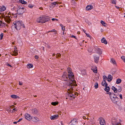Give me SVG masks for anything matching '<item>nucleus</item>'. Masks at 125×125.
I'll return each mask as SVG.
<instances>
[{
	"label": "nucleus",
	"instance_id": "1",
	"mask_svg": "<svg viewBox=\"0 0 125 125\" xmlns=\"http://www.w3.org/2000/svg\"><path fill=\"white\" fill-rule=\"evenodd\" d=\"M68 78L70 81L69 83L68 86L72 90H73L74 86H76L77 84L76 83V81L74 80V75L72 72L69 74Z\"/></svg>",
	"mask_w": 125,
	"mask_h": 125
},
{
	"label": "nucleus",
	"instance_id": "2",
	"mask_svg": "<svg viewBox=\"0 0 125 125\" xmlns=\"http://www.w3.org/2000/svg\"><path fill=\"white\" fill-rule=\"evenodd\" d=\"M14 25H12L14 26L17 30H19L22 27L24 28H25L23 22L20 21H16L13 23Z\"/></svg>",
	"mask_w": 125,
	"mask_h": 125
},
{
	"label": "nucleus",
	"instance_id": "3",
	"mask_svg": "<svg viewBox=\"0 0 125 125\" xmlns=\"http://www.w3.org/2000/svg\"><path fill=\"white\" fill-rule=\"evenodd\" d=\"M110 95V97L113 102L116 104L118 101V98L113 93L109 92L107 93Z\"/></svg>",
	"mask_w": 125,
	"mask_h": 125
},
{
	"label": "nucleus",
	"instance_id": "4",
	"mask_svg": "<svg viewBox=\"0 0 125 125\" xmlns=\"http://www.w3.org/2000/svg\"><path fill=\"white\" fill-rule=\"evenodd\" d=\"M49 18H46L43 16L37 18V22L38 23H44L49 21Z\"/></svg>",
	"mask_w": 125,
	"mask_h": 125
},
{
	"label": "nucleus",
	"instance_id": "5",
	"mask_svg": "<svg viewBox=\"0 0 125 125\" xmlns=\"http://www.w3.org/2000/svg\"><path fill=\"white\" fill-rule=\"evenodd\" d=\"M119 119L115 117H113L112 119L111 122L112 125H121L119 121Z\"/></svg>",
	"mask_w": 125,
	"mask_h": 125
},
{
	"label": "nucleus",
	"instance_id": "6",
	"mask_svg": "<svg viewBox=\"0 0 125 125\" xmlns=\"http://www.w3.org/2000/svg\"><path fill=\"white\" fill-rule=\"evenodd\" d=\"M25 10L26 9L24 8L19 7H18L17 10V14L19 15L22 14L25 12Z\"/></svg>",
	"mask_w": 125,
	"mask_h": 125
},
{
	"label": "nucleus",
	"instance_id": "7",
	"mask_svg": "<svg viewBox=\"0 0 125 125\" xmlns=\"http://www.w3.org/2000/svg\"><path fill=\"white\" fill-rule=\"evenodd\" d=\"M73 90H72L70 88L68 90V92L69 93L68 96L70 97H73V98L74 99L75 98V97H76L74 94L73 93L72 91Z\"/></svg>",
	"mask_w": 125,
	"mask_h": 125
},
{
	"label": "nucleus",
	"instance_id": "8",
	"mask_svg": "<svg viewBox=\"0 0 125 125\" xmlns=\"http://www.w3.org/2000/svg\"><path fill=\"white\" fill-rule=\"evenodd\" d=\"M94 51L96 53H98L100 55L101 54L102 52V50L100 48L97 46H95L94 47Z\"/></svg>",
	"mask_w": 125,
	"mask_h": 125
},
{
	"label": "nucleus",
	"instance_id": "9",
	"mask_svg": "<svg viewBox=\"0 0 125 125\" xmlns=\"http://www.w3.org/2000/svg\"><path fill=\"white\" fill-rule=\"evenodd\" d=\"M4 19L7 23H10L11 19L10 16H5L4 17Z\"/></svg>",
	"mask_w": 125,
	"mask_h": 125
},
{
	"label": "nucleus",
	"instance_id": "10",
	"mask_svg": "<svg viewBox=\"0 0 125 125\" xmlns=\"http://www.w3.org/2000/svg\"><path fill=\"white\" fill-rule=\"evenodd\" d=\"M72 124L71 125H75L78 123L77 120L75 119H73L71 122Z\"/></svg>",
	"mask_w": 125,
	"mask_h": 125
},
{
	"label": "nucleus",
	"instance_id": "11",
	"mask_svg": "<svg viewBox=\"0 0 125 125\" xmlns=\"http://www.w3.org/2000/svg\"><path fill=\"white\" fill-rule=\"evenodd\" d=\"M99 58V56H98L96 55H95L94 56V62L95 63H97L98 62Z\"/></svg>",
	"mask_w": 125,
	"mask_h": 125
},
{
	"label": "nucleus",
	"instance_id": "12",
	"mask_svg": "<svg viewBox=\"0 0 125 125\" xmlns=\"http://www.w3.org/2000/svg\"><path fill=\"white\" fill-rule=\"evenodd\" d=\"M68 74L66 73H64L63 75L62 76V78H63V79L64 81H67L68 79Z\"/></svg>",
	"mask_w": 125,
	"mask_h": 125
},
{
	"label": "nucleus",
	"instance_id": "13",
	"mask_svg": "<svg viewBox=\"0 0 125 125\" xmlns=\"http://www.w3.org/2000/svg\"><path fill=\"white\" fill-rule=\"evenodd\" d=\"M30 115L28 114H26L25 115V118L27 120H30L31 118Z\"/></svg>",
	"mask_w": 125,
	"mask_h": 125
},
{
	"label": "nucleus",
	"instance_id": "14",
	"mask_svg": "<svg viewBox=\"0 0 125 125\" xmlns=\"http://www.w3.org/2000/svg\"><path fill=\"white\" fill-rule=\"evenodd\" d=\"M58 117V115H55L51 116L50 117V118L51 120H53L57 119Z\"/></svg>",
	"mask_w": 125,
	"mask_h": 125
},
{
	"label": "nucleus",
	"instance_id": "15",
	"mask_svg": "<svg viewBox=\"0 0 125 125\" xmlns=\"http://www.w3.org/2000/svg\"><path fill=\"white\" fill-rule=\"evenodd\" d=\"M113 78L112 76L110 74L108 75L107 77V81L109 82L111 81Z\"/></svg>",
	"mask_w": 125,
	"mask_h": 125
},
{
	"label": "nucleus",
	"instance_id": "16",
	"mask_svg": "<svg viewBox=\"0 0 125 125\" xmlns=\"http://www.w3.org/2000/svg\"><path fill=\"white\" fill-rule=\"evenodd\" d=\"M31 119L33 121L37 122L39 121V119L35 117H31Z\"/></svg>",
	"mask_w": 125,
	"mask_h": 125
},
{
	"label": "nucleus",
	"instance_id": "17",
	"mask_svg": "<svg viewBox=\"0 0 125 125\" xmlns=\"http://www.w3.org/2000/svg\"><path fill=\"white\" fill-rule=\"evenodd\" d=\"M100 121V124L101 125H104L105 124V122L104 120L102 118H101Z\"/></svg>",
	"mask_w": 125,
	"mask_h": 125
},
{
	"label": "nucleus",
	"instance_id": "18",
	"mask_svg": "<svg viewBox=\"0 0 125 125\" xmlns=\"http://www.w3.org/2000/svg\"><path fill=\"white\" fill-rule=\"evenodd\" d=\"M93 8L92 5H88L86 7V9L87 10H91Z\"/></svg>",
	"mask_w": 125,
	"mask_h": 125
},
{
	"label": "nucleus",
	"instance_id": "19",
	"mask_svg": "<svg viewBox=\"0 0 125 125\" xmlns=\"http://www.w3.org/2000/svg\"><path fill=\"white\" fill-rule=\"evenodd\" d=\"M101 42L103 43H104L105 44H107V42L104 38H103L101 40Z\"/></svg>",
	"mask_w": 125,
	"mask_h": 125
},
{
	"label": "nucleus",
	"instance_id": "20",
	"mask_svg": "<svg viewBox=\"0 0 125 125\" xmlns=\"http://www.w3.org/2000/svg\"><path fill=\"white\" fill-rule=\"evenodd\" d=\"M112 89L114 91L115 93H116L117 92V89L114 86H113L112 88Z\"/></svg>",
	"mask_w": 125,
	"mask_h": 125
},
{
	"label": "nucleus",
	"instance_id": "21",
	"mask_svg": "<svg viewBox=\"0 0 125 125\" xmlns=\"http://www.w3.org/2000/svg\"><path fill=\"white\" fill-rule=\"evenodd\" d=\"M6 9L5 7L3 6L2 7L0 6V11H4Z\"/></svg>",
	"mask_w": 125,
	"mask_h": 125
},
{
	"label": "nucleus",
	"instance_id": "22",
	"mask_svg": "<svg viewBox=\"0 0 125 125\" xmlns=\"http://www.w3.org/2000/svg\"><path fill=\"white\" fill-rule=\"evenodd\" d=\"M110 88L107 85L105 86V88L104 89V90L107 92H108L110 90Z\"/></svg>",
	"mask_w": 125,
	"mask_h": 125
},
{
	"label": "nucleus",
	"instance_id": "23",
	"mask_svg": "<svg viewBox=\"0 0 125 125\" xmlns=\"http://www.w3.org/2000/svg\"><path fill=\"white\" fill-rule=\"evenodd\" d=\"M55 3L54 2L52 3L49 6L50 8H53L54 7H55Z\"/></svg>",
	"mask_w": 125,
	"mask_h": 125
},
{
	"label": "nucleus",
	"instance_id": "24",
	"mask_svg": "<svg viewBox=\"0 0 125 125\" xmlns=\"http://www.w3.org/2000/svg\"><path fill=\"white\" fill-rule=\"evenodd\" d=\"M33 67V65L31 64H27V68L29 69Z\"/></svg>",
	"mask_w": 125,
	"mask_h": 125
},
{
	"label": "nucleus",
	"instance_id": "25",
	"mask_svg": "<svg viewBox=\"0 0 125 125\" xmlns=\"http://www.w3.org/2000/svg\"><path fill=\"white\" fill-rule=\"evenodd\" d=\"M11 97L12 98L14 99H16L17 98H19V96H17L16 95L14 94L11 95Z\"/></svg>",
	"mask_w": 125,
	"mask_h": 125
},
{
	"label": "nucleus",
	"instance_id": "26",
	"mask_svg": "<svg viewBox=\"0 0 125 125\" xmlns=\"http://www.w3.org/2000/svg\"><path fill=\"white\" fill-rule=\"evenodd\" d=\"M18 52V51L17 50V48H16L15 49L14 51L13 52V53L15 54V55H17Z\"/></svg>",
	"mask_w": 125,
	"mask_h": 125
},
{
	"label": "nucleus",
	"instance_id": "27",
	"mask_svg": "<svg viewBox=\"0 0 125 125\" xmlns=\"http://www.w3.org/2000/svg\"><path fill=\"white\" fill-rule=\"evenodd\" d=\"M111 63H113L114 64H116V62L115 60L113 59H111Z\"/></svg>",
	"mask_w": 125,
	"mask_h": 125
},
{
	"label": "nucleus",
	"instance_id": "28",
	"mask_svg": "<svg viewBox=\"0 0 125 125\" xmlns=\"http://www.w3.org/2000/svg\"><path fill=\"white\" fill-rule=\"evenodd\" d=\"M121 80L120 79H117L116 81V83L117 84H119L121 82Z\"/></svg>",
	"mask_w": 125,
	"mask_h": 125
},
{
	"label": "nucleus",
	"instance_id": "29",
	"mask_svg": "<svg viewBox=\"0 0 125 125\" xmlns=\"http://www.w3.org/2000/svg\"><path fill=\"white\" fill-rule=\"evenodd\" d=\"M102 84L103 86H104L105 85V86L107 85V84L106 83V82L105 81H104V83L102 82Z\"/></svg>",
	"mask_w": 125,
	"mask_h": 125
},
{
	"label": "nucleus",
	"instance_id": "30",
	"mask_svg": "<svg viewBox=\"0 0 125 125\" xmlns=\"http://www.w3.org/2000/svg\"><path fill=\"white\" fill-rule=\"evenodd\" d=\"M20 1L21 3L22 4H26L27 2L25 1L24 0H20Z\"/></svg>",
	"mask_w": 125,
	"mask_h": 125
},
{
	"label": "nucleus",
	"instance_id": "31",
	"mask_svg": "<svg viewBox=\"0 0 125 125\" xmlns=\"http://www.w3.org/2000/svg\"><path fill=\"white\" fill-rule=\"evenodd\" d=\"M92 70H93V72L95 73H97V69L96 67H95L94 69H92Z\"/></svg>",
	"mask_w": 125,
	"mask_h": 125
},
{
	"label": "nucleus",
	"instance_id": "32",
	"mask_svg": "<svg viewBox=\"0 0 125 125\" xmlns=\"http://www.w3.org/2000/svg\"><path fill=\"white\" fill-rule=\"evenodd\" d=\"M98 85L97 83H96L95 84L94 87L95 89H97L98 88Z\"/></svg>",
	"mask_w": 125,
	"mask_h": 125
},
{
	"label": "nucleus",
	"instance_id": "33",
	"mask_svg": "<svg viewBox=\"0 0 125 125\" xmlns=\"http://www.w3.org/2000/svg\"><path fill=\"white\" fill-rule=\"evenodd\" d=\"M58 104V103L56 102H52L51 103V104L55 106Z\"/></svg>",
	"mask_w": 125,
	"mask_h": 125
},
{
	"label": "nucleus",
	"instance_id": "34",
	"mask_svg": "<svg viewBox=\"0 0 125 125\" xmlns=\"http://www.w3.org/2000/svg\"><path fill=\"white\" fill-rule=\"evenodd\" d=\"M103 78L104 81H106V80H107V77L105 75H104L103 76Z\"/></svg>",
	"mask_w": 125,
	"mask_h": 125
},
{
	"label": "nucleus",
	"instance_id": "35",
	"mask_svg": "<svg viewBox=\"0 0 125 125\" xmlns=\"http://www.w3.org/2000/svg\"><path fill=\"white\" fill-rule=\"evenodd\" d=\"M118 87L119 88L118 89V90H117V91H118L119 92H121L122 90V88L120 86H119Z\"/></svg>",
	"mask_w": 125,
	"mask_h": 125
},
{
	"label": "nucleus",
	"instance_id": "36",
	"mask_svg": "<svg viewBox=\"0 0 125 125\" xmlns=\"http://www.w3.org/2000/svg\"><path fill=\"white\" fill-rule=\"evenodd\" d=\"M101 23L103 25V26H106L105 24H106L105 23V22L103 21H101Z\"/></svg>",
	"mask_w": 125,
	"mask_h": 125
},
{
	"label": "nucleus",
	"instance_id": "37",
	"mask_svg": "<svg viewBox=\"0 0 125 125\" xmlns=\"http://www.w3.org/2000/svg\"><path fill=\"white\" fill-rule=\"evenodd\" d=\"M67 70L68 72L69 73H70L71 72H72L71 70V69L69 68H68L67 69Z\"/></svg>",
	"mask_w": 125,
	"mask_h": 125
},
{
	"label": "nucleus",
	"instance_id": "38",
	"mask_svg": "<svg viewBox=\"0 0 125 125\" xmlns=\"http://www.w3.org/2000/svg\"><path fill=\"white\" fill-rule=\"evenodd\" d=\"M121 58L124 62L125 61V56H122L121 57Z\"/></svg>",
	"mask_w": 125,
	"mask_h": 125
},
{
	"label": "nucleus",
	"instance_id": "39",
	"mask_svg": "<svg viewBox=\"0 0 125 125\" xmlns=\"http://www.w3.org/2000/svg\"><path fill=\"white\" fill-rule=\"evenodd\" d=\"M112 2L113 4H116V0H112Z\"/></svg>",
	"mask_w": 125,
	"mask_h": 125
},
{
	"label": "nucleus",
	"instance_id": "40",
	"mask_svg": "<svg viewBox=\"0 0 125 125\" xmlns=\"http://www.w3.org/2000/svg\"><path fill=\"white\" fill-rule=\"evenodd\" d=\"M56 31L55 30V29H53L51 31H48L47 33H48L50 32H54Z\"/></svg>",
	"mask_w": 125,
	"mask_h": 125
},
{
	"label": "nucleus",
	"instance_id": "41",
	"mask_svg": "<svg viewBox=\"0 0 125 125\" xmlns=\"http://www.w3.org/2000/svg\"><path fill=\"white\" fill-rule=\"evenodd\" d=\"M28 7L29 8H32L33 7V6L31 4H29L28 5Z\"/></svg>",
	"mask_w": 125,
	"mask_h": 125
},
{
	"label": "nucleus",
	"instance_id": "42",
	"mask_svg": "<svg viewBox=\"0 0 125 125\" xmlns=\"http://www.w3.org/2000/svg\"><path fill=\"white\" fill-rule=\"evenodd\" d=\"M56 55H57V57H58V56L59 57H60L61 56V54L60 53H57V54H56Z\"/></svg>",
	"mask_w": 125,
	"mask_h": 125
},
{
	"label": "nucleus",
	"instance_id": "43",
	"mask_svg": "<svg viewBox=\"0 0 125 125\" xmlns=\"http://www.w3.org/2000/svg\"><path fill=\"white\" fill-rule=\"evenodd\" d=\"M85 34H86V36L90 38V35L89 34H88L87 33H86V32H85Z\"/></svg>",
	"mask_w": 125,
	"mask_h": 125
},
{
	"label": "nucleus",
	"instance_id": "44",
	"mask_svg": "<svg viewBox=\"0 0 125 125\" xmlns=\"http://www.w3.org/2000/svg\"><path fill=\"white\" fill-rule=\"evenodd\" d=\"M0 37L1 38V39H2L3 37V33H1L0 35Z\"/></svg>",
	"mask_w": 125,
	"mask_h": 125
},
{
	"label": "nucleus",
	"instance_id": "45",
	"mask_svg": "<svg viewBox=\"0 0 125 125\" xmlns=\"http://www.w3.org/2000/svg\"><path fill=\"white\" fill-rule=\"evenodd\" d=\"M33 111H34V112L35 114H36L37 113V110L36 109H33Z\"/></svg>",
	"mask_w": 125,
	"mask_h": 125
},
{
	"label": "nucleus",
	"instance_id": "46",
	"mask_svg": "<svg viewBox=\"0 0 125 125\" xmlns=\"http://www.w3.org/2000/svg\"><path fill=\"white\" fill-rule=\"evenodd\" d=\"M52 21H54V20H56V21H58V20L57 19H55V18H52Z\"/></svg>",
	"mask_w": 125,
	"mask_h": 125
},
{
	"label": "nucleus",
	"instance_id": "47",
	"mask_svg": "<svg viewBox=\"0 0 125 125\" xmlns=\"http://www.w3.org/2000/svg\"><path fill=\"white\" fill-rule=\"evenodd\" d=\"M60 25L62 28V29L63 28V27H64V26L62 24H60Z\"/></svg>",
	"mask_w": 125,
	"mask_h": 125
},
{
	"label": "nucleus",
	"instance_id": "48",
	"mask_svg": "<svg viewBox=\"0 0 125 125\" xmlns=\"http://www.w3.org/2000/svg\"><path fill=\"white\" fill-rule=\"evenodd\" d=\"M35 59H38L39 57H38V56L36 55H35Z\"/></svg>",
	"mask_w": 125,
	"mask_h": 125
},
{
	"label": "nucleus",
	"instance_id": "49",
	"mask_svg": "<svg viewBox=\"0 0 125 125\" xmlns=\"http://www.w3.org/2000/svg\"><path fill=\"white\" fill-rule=\"evenodd\" d=\"M119 96L120 97V98L121 99H123V97L122 96V95L121 94H120L119 95Z\"/></svg>",
	"mask_w": 125,
	"mask_h": 125
},
{
	"label": "nucleus",
	"instance_id": "50",
	"mask_svg": "<svg viewBox=\"0 0 125 125\" xmlns=\"http://www.w3.org/2000/svg\"><path fill=\"white\" fill-rule=\"evenodd\" d=\"M54 3H55V6H56V7H57V6H58V4L57 3V2H54Z\"/></svg>",
	"mask_w": 125,
	"mask_h": 125
},
{
	"label": "nucleus",
	"instance_id": "51",
	"mask_svg": "<svg viewBox=\"0 0 125 125\" xmlns=\"http://www.w3.org/2000/svg\"><path fill=\"white\" fill-rule=\"evenodd\" d=\"M73 94H74L75 95H77L78 94L77 92L74 93Z\"/></svg>",
	"mask_w": 125,
	"mask_h": 125
},
{
	"label": "nucleus",
	"instance_id": "52",
	"mask_svg": "<svg viewBox=\"0 0 125 125\" xmlns=\"http://www.w3.org/2000/svg\"><path fill=\"white\" fill-rule=\"evenodd\" d=\"M22 120V118H21L19 119V120H18V121L17 122H19L20 121H21Z\"/></svg>",
	"mask_w": 125,
	"mask_h": 125
},
{
	"label": "nucleus",
	"instance_id": "53",
	"mask_svg": "<svg viewBox=\"0 0 125 125\" xmlns=\"http://www.w3.org/2000/svg\"><path fill=\"white\" fill-rule=\"evenodd\" d=\"M6 65L7 66H10V67H11V66L10 64H9L8 63H7L6 64Z\"/></svg>",
	"mask_w": 125,
	"mask_h": 125
},
{
	"label": "nucleus",
	"instance_id": "54",
	"mask_svg": "<svg viewBox=\"0 0 125 125\" xmlns=\"http://www.w3.org/2000/svg\"><path fill=\"white\" fill-rule=\"evenodd\" d=\"M19 84L20 85H22V83L20 82H19Z\"/></svg>",
	"mask_w": 125,
	"mask_h": 125
},
{
	"label": "nucleus",
	"instance_id": "55",
	"mask_svg": "<svg viewBox=\"0 0 125 125\" xmlns=\"http://www.w3.org/2000/svg\"><path fill=\"white\" fill-rule=\"evenodd\" d=\"M2 23V21H0V26H1V25Z\"/></svg>",
	"mask_w": 125,
	"mask_h": 125
},
{
	"label": "nucleus",
	"instance_id": "56",
	"mask_svg": "<svg viewBox=\"0 0 125 125\" xmlns=\"http://www.w3.org/2000/svg\"><path fill=\"white\" fill-rule=\"evenodd\" d=\"M71 37H73V38H75V39H76V38L73 35H72V36H71Z\"/></svg>",
	"mask_w": 125,
	"mask_h": 125
},
{
	"label": "nucleus",
	"instance_id": "57",
	"mask_svg": "<svg viewBox=\"0 0 125 125\" xmlns=\"http://www.w3.org/2000/svg\"><path fill=\"white\" fill-rule=\"evenodd\" d=\"M65 26H64V27H63V28L62 29V30L63 31H64L65 30Z\"/></svg>",
	"mask_w": 125,
	"mask_h": 125
},
{
	"label": "nucleus",
	"instance_id": "58",
	"mask_svg": "<svg viewBox=\"0 0 125 125\" xmlns=\"http://www.w3.org/2000/svg\"><path fill=\"white\" fill-rule=\"evenodd\" d=\"M83 119H86V117L85 116H83Z\"/></svg>",
	"mask_w": 125,
	"mask_h": 125
},
{
	"label": "nucleus",
	"instance_id": "59",
	"mask_svg": "<svg viewBox=\"0 0 125 125\" xmlns=\"http://www.w3.org/2000/svg\"><path fill=\"white\" fill-rule=\"evenodd\" d=\"M39 9H40L42 10L43 9V8L42 7H40L39 8Z\"/></svg>",
	"mask_w": 125,
	"mask_h": 125
},
{
	"label": "nucleus",
	"instance_id": "60",
	"mask_svg": "<svg viewBox=\"0 0 125 125\" xmlns=\"http://www.w3.org/2000/svg\"><path fill=\"white\" fill-rule=\"evenodd\" d=\"M17 122H13V123H14V124H16Z\"/></svg>",
	"mask_w": 125,
	"mask_h": 125
},
{
	"label": "nucleus",
	"instance_id": "61",
	"mask_svg": "<svg viewBox=\"0 0 125 125\" xmlns=\"http://www.w3.org/2000/svg\"><path fill=\"white\" fill-rule=\"evenodd\" d=\"M55 53H53V54H52V56H55Z\"/></svg>",
	"mask_w": 125,
	"mask_h": 125
},
{
	"label": "nucleus",
	"instance_id": "62",
	"mask_svg": "<svg viewBox=\"0 0 125 125\" xmlns=\"http://www.w3.org/2000/svg\"><path fill=\"white\" fill-rule=\"evenodd\" d=\"M115 7L118 9L119 8V7H118L115 6Z\"/></svg>",
	"mask_w": 125,
	"mask_h": 125
},
{
	"label": "nucleus",
	"instance_id": "63",
	"mask_svg": "<svg viewBox=\"0 0 125 125\" xmlns=\"http://www.w3.org/2000/svg\"><path fill=\"white\" fill-rule=\"evenodd\" d=\"M2 25L3 26H4V25L5 24L4 23H2Z\"/></svg>",
	"mask_w": 125,
	"mask_h": 125
},
{
	"label": "nucleus",
	"instance_id": "64",
	"mask_svg": "<svg viewBox=\"0 0 125 125\" xmlns=\"http://www.w3.org/2000/svg\"><path fill=\"white\" fill-rule=\"evenodd\" d=\"M83 31L85 33V30H83Z\"/></svg>",
	"mask_w": 125,
	"mask_h": 125
}]
</instances>
